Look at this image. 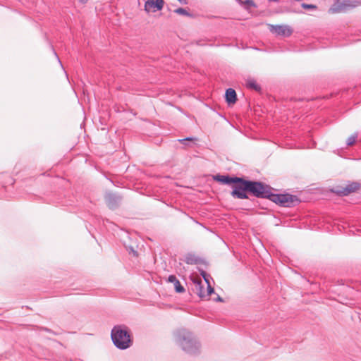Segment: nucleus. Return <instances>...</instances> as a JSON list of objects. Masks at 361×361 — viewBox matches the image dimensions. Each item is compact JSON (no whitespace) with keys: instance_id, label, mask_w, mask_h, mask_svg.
Returning a JSON list of instances; mask_svg holds the SVG:
<instances>
[{"instance_id":"1","label":"nucleus","mask_w":361,"mask_h":361,"mask_svg":"<svg viewBox=\"0 0 361 361\" xmlns=\"http://www.w3.org/2000/svg\"><path fill=\"white\" fill-rule=\"evenodd\" d=\"M213 179L226 185L233 184L231 196L236 199H249L248 193L253 195L257 185L256 180H245L241 177L229 176L217 174L213 176Z\"/></svg>"},{"instance_id":"2","label":"nucleus","mask_w":361,"mask_h":361,"mask_svg":"<svg viewBox=\"0 0 361 361\" xmlns=\"http://www.w3.org/2000/svg\"><path fill=\"white\" fill-rule=\"evenodd\" d=\"M271 188L262 182L257 181L253 196L257 198H265L271 202L286 207H292L300 203V200L295 195L290 194H274Z\"/></svg>"},{"instance_id":"3","label":"nucleus","mask_w":361,"mask_h":361,"mask_svg":"<svg viewBox=\"0 0 361 361\" xmlns=\"http://www.w3.org/2000/svg\"><path fill=\"white\" fill-rule=\"evenodd\" d=\"M176 343L186 353L197 355L201 345L192 332L186 329H180L174 332Z\"/></svg>"},{"instance_id":"4","label":"nucleus","mask_w":361,"mask_h":361,"mask_svg":"<svg viewBox=\"0 0 361 361\" xmlns=\"http://www.w3.org/2000/svg\"><path fill=\"white\" fill-rule=\"evenodd\" d=\"M114 345L119 350H126L133 345L130 330L124 324L115 325L111 331Z\"/></svg>"},{"instance_id":"5","label":"nucleus","mask_w":361,"mask_h":361,"mask_svg":"<svg viewBox=\"0 0 361 361\" xmlns=\"http://www.w3.org/2000/svg\"><path fill=\"white\" fill-rule=\"evenodd\" d=\"M192 283V290L193 293L197 295L202 299H209L210 295L214 292L210 283H208L207 290H204V285L201 279H194Z\"/></svg>"},{"instance_id":"6","label":"nucleus","mask_w":361,"mask_h":361,"mask_svg":"<svg viewBox=\"0 0 361 361\" xmlns=\"http://www.w3.org/2000/svg\"><path fill=\"white\" fill-rule=\"evenodd\" d=\"M360 5H361V3L357 0H344L341 3L333 5L329 8V12L331 13H345L349 9L354 8Z\"/></svg>"},{"instance_id":"7","label":"nucleus","mask_w":361,"mask_h":361,"mask_svg":"<svg viewBox=\"0 0 361 361\" xmlns=\"http://www.w3.org/2000/svg\"><path fill=\"white\" fill-rule=\"evenodd\" d=\"M360 188V184L355 182L350 183L345 186H338L334 191L339 195H348L356 191Z\"/></svg>"},{"instance_id":"8","label":"nucleus","mask_w":361,"mask_h":361,"mask_svg":"<svg viewBox=\"0 0 361 361\" xmlns=\"http://www.w3.org/2000/svg\"><path fill=\"white\" fill-rule=\"evenodd\" d=\"M270 30L276 35L283 37H288L293 32L292 29L288 25H271Z\"/></svg>"},{"instance_id":"9","label":"nucleus","mask_w":361,"mask_h":361,"mask_svg":"<svg viewBox=\"0 0 361 361\" xmlns=\"http://www.w3.org/2000/svg\"><path fill=\"white\" fill-rule=\"evenodd\" d=\"M104 197L107 206L111 209L116 208L121 201V196L112 192L106 193Z\"/></svg>"},{"instance_id":"10","label":"nucleus","mask_w":361,"mask_h":361,"mask_svg":"<svg viewBox=\"0 0 361 361\" xmlns=\"http://www.w3.org/2000/svg\"><path fill=\"white\" fill-rule=\"evenodd\" d=\"M164 6L163 0H147L145 4V10L147 13L150 11L156 12L160 11Z\"/></svg>"},{"instance_id":"11","label":"nucleus","mask_w":361,"mask_h":361,"mask_svg":"<svg viewBox=\"0 0 361 361\" xmlns=\"http://www.w3.org/2000/svg\"><path fill=\"white\" fill-rule=\"evenodd\" d=\"M167 281L173 283L174 288L177 293H181L185 292L184 287L180 284L175 275H170L168 277Z\"/></svg>"},{"instance_id":"12","label":"nucleus","mask_w":361,"mask_h":361,"mask_svg":"<svg viewBox=\"0 0 361 361\" xmlns=\"http://www.w3.org/2000/svg\"><path fill=\"white\" fill-rule=\"evenodd\" d=\"M226 101L228 104H233L237 100V94L235 91L232 88H228L225 94Z\"/></svg>"},{"instance_id":"13","label":"nucleus","mask_w":361,"mask_h":361,"mask_svg":"<svg viewBox=\"0 0 361 361\" xmlns=\"http://www.w3.org/2000/svg\"><path fill=\"white\" fill-rule=\"evenodd\" d=\"M184 261L188 264H197L199 262V259L195 255L188 253L185 256Z\"/></svg>"},{"instance_id":"14","label":"nucleus","mask_w":361,"mask_h":361,"mask_svg":"<svg viewBox=\"0 0 361 361\" xmlns=\"http://www.w3.org/2000/svg\"><path fill=\"white\" fill-rule=\"evenodd\" d=\"M246 86L248 88L255 90L257 92H259L261 90V87L257 83V82L254 79H247L246 81Z\"/></svg>"},{"instance_id":"15","label":"nucleus","mask_w":361,"mask_h":361,"mask_svg":"<svg viewBox=\"0 0 361 361\" xmlns=\"http://www.w3.org/2000/svg\"><path fill=\"white\" fill-rule=\"evenodd\" d=\"M237 1H238V3L240 5L245 6V8H247V9L250 8L251 7H252V8L257 7V5H256V4L255 3V1L253 0H245V1L237 0Z\"/></svg>"},{"instance_id":"16","label":"nucleus","mask_w":361,"mask_h":361,"mask_svg":"<svg viewBox=\"0 0 361 361\" xmlns=\"http://www.w3.org/2000/svg\"><path fill=\"white\" fill-rule=\"evenodd\" d=\"M174 12L179 15L186 16H192V15L183 8H178L174 11Z\"/></svg>"},{"instance_id":"17","label":"nucleus","mask_w":361,"mask_h":361,"mask_svg":"<svg viewBox=\"0 0 361 361\" xmlns=\"http://www.w3.org/2000/svg\"><path fill=\"white\" fill-rule=\"evenodd\" d=\"M197 139L195 137H187L183 138V139H179L178 142L182 143L183 145H184L185 146H188V142H192V141H195Z\"/></svg>"},{"instance_id":"18","label":"nucleus","mask_w":361,"mask_h":361,"mask_svg":"<svg viewBox=\"0 0 361 361\" xmlns=\"http://www.w3.org/2000/svg\"><path fill=\"white\" fill-rule=\"evenodd\" d=\"M357 137V133H355V134L352 135L351 136H350L347 140V142H346L347 145L348 146L353 145L355 142Z\"/></svg>"},{"instance_id":"19","label":"nucleus","mask_w":361,"mask_h":361,"mask_svg":"<svg viewBox=\"0 0 361 361\" xmlns=\"http://www.w3.org/2000/svg\"><path fill=\"white\" fill-rule=\"evenodd\" d=\"M301 6L305 8V9H316L317 8V6L314 5V4H306V3H302L301 4Z\"/></svg>"},{"instance_id":"20","label":"nucleus","mask_w":361,"mask_h":361,"mask_svg":"<svg viewBox=\"0 0 361 361\" xmlns=\"http://www.w3.org/2000/svg\"><path fill=\"white\" fill-rule=\"evenodd\" d=\"M201 274H202V277L204 278V281L207 283V286H208V283H209V279H208L209 275L205 271H202Z\"/></svg>"},{"instance_id":"21","label":"nucleus","mask_w":361,"mask_h":361,"mask_svg":"<svg viewBox=\"0 0 361 361\" xmlns=\"http://www.w3.org/2000/svg\"><path fill=\"white\" fill-rule=\"evenodd\" d=\"M201 274H202V277L204 278V281L207 283V286H208V283H209V279H208L209 275L205 271H202Z\"/></svg>"},{"instance_id":"22","label":"nucleus","mask_w":361,"mask_h":361,"mask_svg":"<svg viewBox=\"0 0 361 361\" xmlns=\"http://www.w3.org/2000/svg\"><path fill=\"white\" fill-rule=\"evenodd\" d=\"M215 300L218 302H223V299L219 295L217 296Z\"/></svg>"},{"instance_id":"23","label":"nucleus","mask_w":361,"mask_h":361,"mask_svg":"<svg viewBox=\"0 0 361 361\" xmlns=\"http://www.w3.org/2000/svg\"><path fill=\"white\" fill-rule=\"evenodd\" d=\"M88 0H79L80 2L82 3V4H85L87 1Z\"/></svg>"},{"instance_id":"24","label":"nucleus","mask_w":361,"mask_h":361,"mask_svg":"<svg viewBox=\"0 0 361 361\" xmlns=\"http://www.w3.org/2000/svg\"><path fill=\"white\" fill-rule=\"evenodd\" d=\"M181 4H185L186 0H178Z\"/></svg>"},{"instance_id":"25","label":"nucleus","mask_w":361,"mask_h":361,"mask_svg":"<svg viewBox=\"0 0 361 361\" xmlns=\"http://www.w3.org/2000/svg\"><path fill=\"white\" fill-rule=\"evenodd\" d=\"M54 55H56V56L57 57V59H58V60H59V63H61V61H60V60H59V57H58V56H57V54H56V53L55 51H54Z\"/></svg>"},{"instance_id":"26","label":"nucleus","mask_w":361,"mask_h":361,"mask_svg":"<svg viewBox=\"0 0 361 361\" xmlns=\"http://www.w3.org/2000/svg\"><path fill=\"white\" fill-rule=\"evenodd\" d=\"M269 1H274V2H276V1H278L279 0H269Z\"/></svg>"}]
</instances>
